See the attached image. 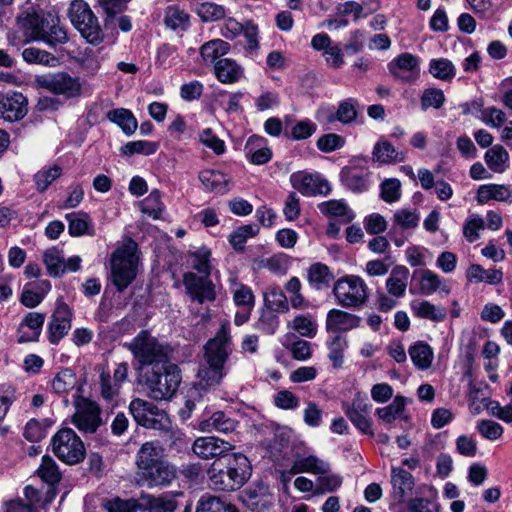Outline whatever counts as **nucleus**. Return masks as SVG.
Listing matches in <instances>:
<instances>
[{
    "mask_svg": "<svg viewBox=\"0 0 512 512\" xmlns=\"http://www.w3.org/2000/svg\"><path fill=\"white\" fill-rule=\"evenodd\" d=\"M126 346L134 357L137 369L142 370L146 366L157 368L171 363L170 346L160 342L147 331H141Z\"/></svg>",
    "mask_w": 512,
    "mask_h": 512,
    "instance_id": "obj_3",
    "label": "nucleus"
},
{
    "mask_svg": "<svg viewBox=\"0 0 512 512\" xmlns=\"http://www.w3.org/2000/svg\"><path fill=\"white\" fill-rule=\"evenodd\" d=\"M419 214L416 210L399 209L393 215V223L404 230L414 229L419 224Z\"/></svg>",
    "mask_w": 512,
    "mask_h": 512,
    "instance_id": "obj_63",
    "label": "nucleus"
},
{
    "mask_svg": "<svg viewBox=\"0 0 512 512\" xmlns=\"http://www.w3.org/2000/svg\"><path fill=\"white\" fill-rule=\"evenodd\" d=\"M129 412L138 425L149 429H156L164 417L155 404L141 398H134L130 402Z\"/></svg>",
    "mask_w": 512,
    "mask_h": 512,
    "instance_id": "obj_13",
    "label": "nucleus"
},
{
    "mask_svg": "<svg viewBox=\"0 0 512 512\" xmlns=\"http://www.w3.org/2000/svg\"><path fill=\"white\" fill-rule=\"evenodd\" d=\"M43 262L50 276L58 277L65 273L63 252L55 247L47 249L43 255Z\"/></svg>",
    "mask_w": 512,
    "mask_h": 512,
    "instance_id": "obj_51",
    "label": "nucleus"
},
{
    "mask_svg": "<svg viewBox=\"0 0 512 512\" xmlns=\"http://www.w3.org/2000/svg\"><path fill=\"white\" fill-rule=\"evenodd\" d=\"M264 300L273 312H287L289 310L287 297L279 287H269L264 294Z\"/></svg>",
    "mask_w": 512,
    "mask_h": 512,
    "instance_id": "obj_55",
    "label": "nucleus"
},
{
    "mask_svg": "<svg viewBox=\"0 0 512 512\" xmlns=\"http://www.w3.org/2000/svg\"><path fill=\"white\" fill-rule=\"evenodd\" d=\"M361 324V318L355 314L340 309H331L327 313L325 328L328 333L348 332L356 329Z\"/></svg>",
    "mask_w": 512,
    "mask_h": 512,
    "instance_id": "obj_22",
    "label": "nucleus"
},
{
    "mask_svg": "<svg viewBox=\"0 0 512 512\" xmlns=\"http://www.w3.org/2000/svg\"><path fill=\"white\" fill-rule=\"evenodd\" d=\"M409 278V270L405 266H397L386 280V289L388 293L396 298L405 295L407 282Z\"/></svg>",
    "mask_w": 512,
    "mask_h": 512,
    "instance_id": "obj_33",
    "label": "nucleus"
},
{
    "mask_svg": "<svg viewBox=\"0 0 512 512\" xmlns=\"http://www.w3.org/2000/svg\"><path fill=\"white\" fill-rule=\"evenodd\" d=\"M211 252L202 247L190 254L191 266L199 275H211L212 266L210 263Z\"/></svg>",
    "mask_w": 512,
    "mask_h": 512,
    "instance_id": "obj_58",
    "label": "nucleus"
},
{
    "mask_svg": "<svg viewBox=\"0 0 512 512\" xmlns=\"http://www.w3.org/2000/svg\"><path fill=\"white\" fill-rule=\"evenodd\" d=\"M37 472L39 477L51 486L57 484L61 479L56 462L49 456H43Z\"/></svg>",
    "mask_w": 512,
    "mask_h": 512,
    "instance_id": "obj_57",
    "label": "nucleus"
},
{
    "mask_svg": "<svg viewBox=\"0 0 512 512\" xmlns=\"http://www.w3.org/2000/svg\"><path fill=\"white\" fill-rule=\"evenodd\" d=\"M358 102L353 98H348L339 103L338 109L335 113H331L327 117L328 123L339 121L342 124H350L357 118Z\"/></svg>",
    "mask_w": 512,
    "mask_h": 512,
    "instance_id": "obj_42",
    "label": "nucleus"
},
{
    "mask_svg": "<svg viewBox=\"0 0 512 512\" xmlns=\"http://www.w3.org/2000/svg\"><path fill=\"white\" fill-rule=\"evenodd\" d=\"M372 159L381 164L403 162L405 154L398 152L390 142L380 141L373 148Z\"/></svg>",
    "mask_w": 512,
    "mask_h": 512,
    "instance_id": "obj_36",
    "label": "nucleus"
},
{
    "mask_svg": "<svg viewBox=\"0 0 512 512\" xmlns=\"http://www.w3.org/2000/svg\"><path fill=\"white\" fill-rule=\"evenodd\" d=\"M0 114L8 121H17L27 114V99L20 92L0 95Z\"/></svg>",
    "mask_w": 512,
    "mask_h": 512,
    "instance_id": "obj_19",
    "label": "nucleus"
},
{
    "mask_svg": "<svg viewBox=\"0 0 512 512\" xmlns=\"http://www.w3.org/2000/svg\"><path fill=\"white\" fill-rule=\"evenodd\" d=\"M54 454L67 464H77L85 458V448L80 437L71 428L59 430L52 438Z\"/></svg>",
    "mask_w": 512,
    "mask_h": 512,
    "instance_id": "obj_7",
    "label": "nucleus"
},
{
    "mask_svg": "<svg viewBox=\"0 0 512 512\" xmlns=\"http://www.w3.org/2000/svg\"><path fill=\"white\" fill-rule=\"evenodd\" d=\"M112 282L119 292H123L136 278L137 259L130 247H121L111 256Z\"/></svg>",
    "mask_w": 512,
    "mask_h": 512,
    "instance_id": "obj_6",
    "label": "nucleus"
},
{
    "mask_svg": "<svg viewBox=\"0 0 512 512\" xmlns=\"http://www.w3.org/2000/svg\"><path fill=\"white\" fill-rule=\"evenodd\" d=\"M165 24L171 29H186L189 24V15L176 6H169L166 9Z\"/></svg>",
    "mask_w": 512,
    "mask_h": 512,
    "instance_id": "obj_62",
    "label": "nucleus"
},
{
    "mask_svg": "<svg viewBox=\"0 0 512 512\" xmlns=\"http://www.w3.org/2000/svg\"><path fill=\"white\" fill-rule=\"evenodd\" d=\"M104 56L101 50L86 49L76 58V63L88 76H95L101 69Z\"/></svg>",
    "mask_w": 512,
    "mask_h": 512,
    "instance_id": "obj_44",
    "label": "nucleus"
},
{
    "mask_svg": "<svg viewBox=\"0 0 512 512\" xmlns=\"http://www.w3.org/2000/svg\"><path fill=\"white\" fill-rule=\"evenodd\" d=\"M243 502L251 512H268L274 501L272 495L265 491L248 490L243 496Z\"/></svg>",
    "mask_w": 512,
    "mask_h": 512,
    "instance_id": "obj_40",
    "label": "nucleus"
},
{
    "mask_svg": "<svg viewBox=\"0 0 512 512\" xmlns=\"http://www.w3.org/2000/svg\"><path fill=\"white\" fill-rule=\"evenodd\" d=\"M37 87L55 95H63L67 99L77 98L82 94L79 77H72L67 72L38 75L35 77Z\"/></svg>",
    "mask_w": 512,
    "mask_h": 512,
    "instance_id": "obj_8",
    "label": "nucleus"
},
{
    "mask_svg": "<svg viewBox=\"0 0 512 512\" xmlns=\"http://www.w3.org/2000/svg\"><path fill=\"white\" fill-rule=\"evenodd\" d=\"M22 58L29 64H37L48 67H55L58 64V59L52 53L36 48L27 47L22 51Z\"/></svg>",
    "mask_w": 512,
    "mask_h": 512,
    "instance_id": "obj_48",
    "label": "nucleus"
},
{
    "mask_svg": "<svg viewBox=\"0 0 512 512\" xmlns=\"http://www.w3.org/2000/svg\"><path fill=\"white\" fill-rule=\"evenodd\" d=\"M44 322L45 314L40 312L27 313L18 329V342L38 341Z\"/></svg>",
    "mask_w": 512,
    "mask_h": 512,
    "instance_id": "obj_25",
    "label": "nucleus"
},
{
    "mask_svg": "<svg viewBox=\"0 0 512 512\" xmlns=\"http://www.w3.org/2000/svg\"><path fill=\"white\" fill-rule=\"evenodd\" d=\"M157 149L158 145L155 142L137 140L126 143L121 147V152L126 156H132L134 154L152 155Z\"/></svg>",
    "mask_w": 512,
    "mask_h": 512,
    "instance_id": "obj_61",
    "label": "nucleus"
},
{
    "mask_svg": "<svg viewBox=\"0 0 512 512\" xmlns=\"http://www.w3.org/2000/svg\"><path fill=\"white\" fill-rule=\"evenodd\" d=\"M72 316L70 307L58 301L48 323V340L51 344H58L67 335L72 326Z\"/></svg>",
    "mask_w": 512,
    "mask_h": 512,
    "instance_id": "obj_14",
    "label": "nucleus"
},
{
    "mask_svg": "<svg viewBox=\"0 0 512 512\" xmlns=\"http://www.w3.org/2000/svg\"><path fill=\"white\" fill-rule=\"evenodd\" d=\"M199 180L203 187L210 192L224 194L228 192L231 179L217 170H204L199 174Z\"/></svg>",
    "mask_w": 512,
    "mask_h": 512,
    "instance_id": "obj_31",
    "label": "nucleus"
},
{
    "mask_svg": "<svg viewBox=\"0 0 512 512\" xmlns=\"http://www.w3.org/2000/svg\"><path fill=\"white\" fill-rule=\"evenodd\" d=\"M466 277L471 282H486L496 285L502 282L503 273L499 269L485 270L478 264H472L467 270Z\"/></svg>",
    "mask_w": 512,
    "mask_h": 512,
    "instance_id": "obj_43",
    "label": "nucleus"
},
{
    "mask_svg": "<svg viewBox=\"0 0 512 512\" xmlns=\"http://www.w3.org/2000/svg\"><path fill=\"white\" fill-rule=\"evenodd\" d=\"M214 72L217 79L224 84L235 83L243 75L242 67L230 58L218 60L214 65Z\"/></svg>",
    "mask_w": 512,
    "mask_h": 512,
    "instance_id": "obj_29",
    "label": "nucleus"
},
{
    "mask_svg": "<svg viewBox=\"0 0 512 512\" xmlns=\"http://www.w3.org/2000/svg\"><path fill=\"white\" fill-rule=\"evenodd\" d=\"M43 23H45V14L23 12L16 18V24L25 37L24 43L39 41Z\"/></svg>",
    "mask_w": 512,
    "mask_h": 512,
    "instance_id": "obj_24",
    "label": "nucleus"
},
{
    "mask_svg": "<svg viewBox=\"0 0 512 512\" xmlns=\"http://www.w3.org/2000/svg\"><path fill=\"white\" fill-rule=\"evenodd\" d=\"M290 181L293 188L305 196H326L331 192L328 181L318 174L297 172L291 175Z\"/></svg>",
    "mask_w": 512,
    "mask_h": 512,
    "instance_id": "obj_16",
    "label": "nucleus"
},
{
    "mask_svg": "<svg viewBox=\"0 0 512 512\" xmlns=\"http://www.w3.org/2000/svg\"><path fill=\"white\" fill-rule=\"evenodd\" d=\"M183 284L186 293L198 303L212 302L216 299L215 285L210 275H198L194 272H186L183 275Z\"/></svg>",
    "mask_w": 512,
    "mask_h": 512,
    "instance_id": "obj_11",
    "label": "nucleus"
},
{
    "mask_svg": "<svg viewBox=\"0 0 512 512\" xmlns=\"http://www.w3.org/2000/svg\"><path fill=\"white\" fill-rule=\"evenodd\" d=\"M41 34L39 41L44 42L50 48L66 44L69 41L67 31L61 26L59 17L52 13L45 14V23H43Z\"/></svg>",
    "mask_w": 512,
    "mask_h": 512,
    "instance_id": "obj_21",
    "label": "nucleus"
},
{
    "mask_svg": "<svg viewBox=\"0 0 512 512\" xmlns=\"http://www.w3.org/2000/svg\"><path fill=\"white\" fill-rule=\"evenodd\" d=\"M76 375L71 369L60 371L52 381V389L57 394L67 393L74 388Z\"/></svg>",
    "mask_w": 512,
    "mask_h": 512,
    "instance_id": "obj_60",
    "label": "nucleus"
},
{
    "mask_svg": "<svg viewBox=\"0 0 512 512\" xmlns=\"http://www.w3.org/2000/svg\"><path fill=\"white\" fill-rule=\"evenodd\" d=\"M484 159L491 171L502 173L509 161V154L503 146L494 145L486 151Z\"/></svg>",
    "mask_w": 512,
    "mask_h": 512,
    "instance_id": "obj_46",
    "label": "nucleus"
},
{
    "mask_svg": "<svg viewBox=\"0 0 512 512\" xmlns=\"http://www.w3.org/2000/svg\"><path fill=\"white\" fill-rule=\"evenodd\" d=\"M259 233V227L255 224H247L238 227L229 236V243L237 251H243L244 245L249 238Z\"/></svg>",
    "mask_w": 512,
    "mask_h": 512,
    "instance_id": "obj_53",
    "label": "nucleus"
},
{
    "mask_svg": "<svg viewBox=\"0 0 512 512\" xmlns=\"http://www.w3.org/2000/svg\"><path fill=\"white\" fill-rule=\"evenodd\" d=\"M330 471V464L315 455L298 456L293 461L290 474L311 473L315 475L327 474Z\"/></svg>",
    "mask_w": 512,
    "mask_h": 512,
    "instance_id": "obj_26",
    "label": "nucleus"
},
{
    "mask_svg": "<svg viewBox=\"0 0 512 512\" xmlns=\"http://www.w3.org/2000/svg\"><path fill=\"white\" fill-rule=\"evenodd\" d=\"M165 449L159 441L144 442L136 453L137 472H144L165 460Z\"/></svg>",
    "mask_w": 512,
    "mask_h": 512,
    "instance_id": "obj_20",
    "label": "nucleus"
},
{
    "mask_svg": "<svg viewBox=\"0 0 512 512\" xmlns=\"http://www.w3.org/2000/svg\"><path fill=\"white\" fill-rule=\"evenodd\" d=\"M195 512H239L235 505L220 497L204 494L196 505Z\"/></svg>",
    "mask_w": 512,
    "mask_h": 512,
    "instance_id": "obj_37",
    "label": "nucleus"
},
{
    "mask_svg": "<svg viewBox=\"0 0 512 512\" xmlns=\"http://www.w3.org/2000/svg\"><path fill=\"white\" fill-rule=\"evenodd\" d=\"M370 171L367 160L353 159L340 171V180L344 186L353 192H364L368 189Z\"/></svg>",
    "mask_w": 512,
    "mask_h": 512,
    "instance_id": "obj_12",
    "label": "nucleus"
},
{
    "mask_svg": "<svg viewBox=\"0 0 512 512\" xmlns=\"http://www.w3.org/2000/svg\"><path fill=\"white\" fill-rule=\"evenodd\" d=\"M230 290L233 301L238 308L253 309L255 305V296L249 286L234 279L231 281Z\"/></svg>",
    "mask_w": 512,
    "mask_h": 512,
    "instance_id": "obj_47",
    "label": "nucleus"
},
{
    "mask_svg": "<svg viewBox=\"0 0 512 512\" xmlns=\"http://www.w3.org/2000/svg\"><path fill=\"white\" fill-rule=\"evenodd\" d=\"M107 119L118 125L126 135H132L138 123L133 113L125 108H116L107 112Z\"/></svg>",
    "mask_w": 512,
    "mask_h": 512,
    "instance_id": "obj_38",
    "label": "nucleus"
},
{
    "mask_svg": "<svg viewBox=\"0 0 512 512\" xmlns=\"http://www.w3.org/2000/svg\"><path fill=\"white\" fill-rule=\"evenodd\" d=\"M68 17L88 43L98 45L103 41L104 34L98 19L84 0L71 2L68 8Z\"/></svg>",
    "mask_w": 512,
    "mask_h": 512,
    "instance_id": "obj_5",
    "label": "nucleus"
},
{
    "mask_svg": "<svg viewBox=\"0 0 512 512\" xmlns=\"http://www.w3.org/2000/svg\"><path fill=\"white\" fill-rule=\"evenodd\" d=\"M445 95L441 89L427 88L423 91L420 102L423 111L429 108L440 109L445 103Z\"/></svg>",
    "mask_w": 512,
    "mask_h": 512,
    "instance_id": "obj_64",
    "label": "nucleus"
},
{
    "mask_svg": "<svg viewBox=\"0 0 512 512\" xmlns=\"http://www.w3.org/2000/svg\"><path fill=\"white\" fill-rule=\"evenodd\" d=\"M411 309L418 318L428 319L434 322H441L446 319L447 310L442 306H437L429 301H412Z\"/></svg>",
    "mask_w": 512,
    "mask_h": 512,
    "instance_id": "obj_34",
    "label": "nucleus"
},
{
    "mask_svg": "<svg viewBox=\"0 0 512 512\" xmlns=\"http://www.w3.org/2000/svg\"><path fill=\"white\" fill-rule=\"evenodd\" d=\"M366 405L352 403L347 406L345 412L349 420L363 433L373 435L370 420L365 415Z\"/></svg>",
    "mask_w": 512,
    "mask_h": 512,
    "instance_id": "obj_50",
    "label": "nucleus"
},
{
    "mask_svg": "<svg viewBox=\"0 0 512 512\" xmlns=\"http://www.w3.org/2000/svg\"><path fill=\"white\" fill-rule=\"evenodd\" d=\"M68 222V233L72 237L84 235L94 236L95 229L89 214L83 211L72 212L65 215Z\"/></svg>",
    "mask_w": 512,
    "mask_h": 512,
    "instance_id": "obj_27",
    "label": "nucleus"
},
{
    "mask_svg": "<svg viewBox=\"0 0 512 512\" xmlns=\"http://www.w3.org/2000/svg\"><path fill=\"white\" fill-rule=\"evenodd\" d=\"M318 209L324 215L339 218L342 223H349L355 217L353 211L342 200L322 202L318 205Z\"/></svg>",
    "mask_w": 512,
    "mask_h": 512,
    "instance_id": "obj_39",
    "label": "nucleus"
},
{
    "mask_svg": "<svg viewBox=\"0 0 512 512\" xmlns=\"http://www.w3.org/2000/svg\"><path fill=\"white\" fill-rule=\"evenodd\" d=\"M230 50V44L222 39H213L200 47V55L205 63H216Z\"/></svg>",
    "mask_w": 512,
    "mask_h": 512,
    "instance_id": "obj_45",
    "label": "nucleus"
},
{
    "mask_svg": "<svg viewBox=\"0 0 512 512\" xmlns=\"http://www.w3.org/2000/svg\"><path fill=\"white\" fill-rule=\"evenodd\" d=\"M141 377L147 395L156 401L170 400L181 383L180 369L173 363L147 369Z\"/></svg>",
    "mask_w": 512,
    "mask_h": 512,
    "instance_id": "obj_4",
    "label": "nucleus"
},
{
    "mask_svg": "<svg viewBox=\"0 0 512 512\" xmlns=\"http://www.w3.org/2000/svg\"><path fill=\"white\" fill-rule=\"evenodd\" d=\"M232 352L230 324L222 321L215 336L204 346V363L198 371V377L207 385H216L226 375L225 364Z\"/></svg>",
    "mask_w": 512,
    "mask_h": 512,
    "instance_id": "obj_1",
    "label": "nucleus"
},
{
    "mask_svg": "<svg viewBox=\"0 0 512 512\" xmlns=\"http://www.w3.org/2000/svg\"><path fill=\"white\" fill-rule=\"evenodd\" d=\"M393 486V496L398 502H402L404 497L414 486V479L410 472L403 468H393L391 475Z\"/></svg>",
    "mask_w": 512,
    "mask_h": 512,
    "instance_id": "obj_32",
    "label": "nucleus"
},
{
    "mask_svg": "<svg viewBox=\"0 0 512 512\" xmlns=\"http://www.w3.org/2000/svg\"><path fill=\"white\" fill-rule=\"evenodd\" d=\"M337 302L342 307L355 308L367 300V286L362 278L355 275L338 280L333 289Z\"/></svg>",
    "mask_w": 512,
    "mask_h": 512,
    "instance_id": "obj_9",
    "label": "nucleus"
},
{
    "mask_svg": "<svg viewBox=\"0 0 512 512\" xmlns=\"http://www.w3.org/2000/svg\"><path fill=\"white\" fill-rule=\"evenodd\" d=\"M176 494L162 493L152 495L142 493L139 497V508L146 512H175L178 504Z\"/></svg>",
    "mask_w": 512,
    "mask_h": 512,
    "instance_id": "obj_23",
    "label": "nucleus"
},
{
    "mask_svg": "<svg viewBox=\"0 0 512 512\" xmlns=\"http://www.w3.org/2000/svg\"><path fill=\"white\" fill-rule=\"evenodd\" d=\"M327 347L329 349L328 358L332 362L334 368L342 367L344 363V353L348 347V341L346 337L336 334L328 342Z\"/></svg>",
    "mask_w": 512,
    "mask_h": 512,
    "instance_id": "obj_49",
    "label": "nucleus"
},
{
    "mask_svg": "<svg viewBox=\"0 0 512 512\" xmlns=\"http://www.w3.org/2000/svg\"><path fill=\"white\" fill-rule=\"evenodd\" d=\"M512 196V188L504 184H485L477 190L476 200L478 204H485L490 200L506 201Z\"/></svg>",
    "mask_w": 512,
    "mask_h": 512,
    "instance_id": "obj_30",
    "label": "nucleus"
},
{
    "mask_svg": "<svg viewBox=\"0 0 512 512\" xmlns=\"http://www.w3.org/2000/svg\"><path fill=\"white\" fill-rule=\"evenodd\" d=\"M413 364L420 370H427L432 365L434 353L431 347L422 342H416L408 349Z\"/></svg>",
    "mask_w": 512,
    "mask_h": 512,
    "instance_id": "obj_41",
    "label": "nucleus"
},
{
    "mask_svg": "<svg viewBox=\"0 0 512 512\" xmlns=\"http://www.w3.org/2000/svg\"><path fill=\"white\" fill-rule=\"evenodd\" d=\"M388 70L396 80L412 83L419 77V60L410 53H403L388 64Z\"/></svg>",
    "mask_w": 512,
    "mask_h": 512,
    "instance_id": "obj_18",
    "label": "nucleus"
},
{
    "mask_svg": "<svg viewBox=\"0 0 512 512\" xmlns=\"http://www.w3.org/2000/svg\"><path fill=\"white\" fill-rule=\"evenodd\" d=\"M234 446L223 439L214 436L197 438L192 446L193 452L202 459L226 458Z\"/></svg>",
    "mask_w": 512,
    "mask_h": 512,
    "instance_id": "obj_17",
    "label": "nucleus"
},
{
    "mask_svg": "<svg viewBox=\"0 0 512 512\" xmlns=\"http://www.w3.org/2000/svg\"><path fill=\"white\" fill-rule=\"evenodd\" d=\"M62 173V168L58 165L44 167L34 175V182L38 192H44L49 185Z\"/></svg>",
    "mask_w": 512,
    "mask_h": 512,
    "instance_id": "obj_56",
    "label": "nucleus"
},
{
    "mask_svg": "<svg viewBox=\"0 0 512 512\" xmlns=\"http://www.w3.org/2000/svg\"><path fill=\"white\" fill-rule=\"evenodd\" d=\"M99 406L88 399H81L76 404L73 415L74 425L82 432L94 433L101 424Z\"/></svg>",
    "mask_w": 512,
    "mask_h": 512,
    "instance_id": "obj_15",
    "label": "nucleus"
},
{
    "mask_svg": "<svg viewBox=\"0 0 512 512\" xmlns=\"http://www.w3.org/2000/svg\"><path fill=\"white\" fill-rule=\"evenodd\" d=\"M307 280L314 289L323 290L330 286L334 274L327 265L314 263L308 268Z\"/></svg>",
    "mask_w": 512,
    "mask_h": 512,
    "instance_id": "obj_35",
    "label": "nucleus"
},
{
    "mask_svg": "<svg viewBox=\"0 0 512 512\" xmlns=\"http://www.w3.org/2000/svg\"><path fill=\"white\" fill-rule=\"evenodd\" d=\"M266 139L261 136H251L245 145V153L250 162L255 165H263L272 158V151L265 147Z\"/></svg>",
    "mask_w": 512,
    "mask_h": 512,
    "instance_id": "obj_28",
    "label": "nucleus"
},
{
    "mask_svg": "<svg viewBox=\"0 0 512 512\" xmlns=\"http://www.w3.org/2000/svg\"><path fill=\"white\" fill-rule=\"evenodd\" d=\"M209 485L214 490L233 491L242 487L251 475L248 458L241 453L225 458V464L214 462L207 471Z\"/></svg>",
    "mask_w": 512,
    "mask_h": 512,
    "instance_id": "obj_2",
    "label": "nucleus"
},
{
    "mask_svg": "<svg viewBox=\"0 0 512 512\" xmlns=\"http://www.w3.org/2000/svg\"><path fill=\"white\" fill-rule=\"evenodd\" d=\"M406 406V398L400 395H397L391 404L378 408L376 410V414L378 417L386 423H392L394 420L399 417L405 409Z\"/></svg>",
    "mask_w": 512,
    "mask_h": 512,
    "instance_id": "obj_54",
    "label": "nucleus"
},
{
    "mask_svg": "<svg viewBox=\"0 0 512 512\" xmlns=\"http://www.w3.org/2000/svg\"><path fill=\"white\" fill-rule=\"evenodd\" d=\"M176 477V466L166 459L151 469L144 472H136L137 483L150 489L167 487Z\"/></svg>",
    "mask_w": 512,
    "mask_h": 512,
    "instance_id": "obj_10",
    "label": "nucleus"
},
{
    "mask_svg": "<svg viewBox=\"0 0 512 512\" xmlns=\"http://www.w3.org/2000/svg\"><path fill=\"white\" fill-rule=\"evenodd\" d=\"M431 75L442 81H451L456 74L454 64L447 58L432 59L429 64Z\"/></svg>",
    "mask_w": 512,
    "mask_h": 512,
    "instance_id": "obj_52",
    "label": "nucleus"
},
{
    "mask_svg": "<svg viewBox=\"0 0 512 512\" xmlns=\"http://www.w3.org/2000/svg\"><path fill=\"white\" fill-rule=\"evenodd\" d=\"M163 211L160 192L155 189L141 203V212L153 219H159Z\"/></svg>",
    "mask_w": 512,
    "mask_h": 512,
    "instance_id": "obj_59",
    "label": "nucleus"
}]
</instances>
